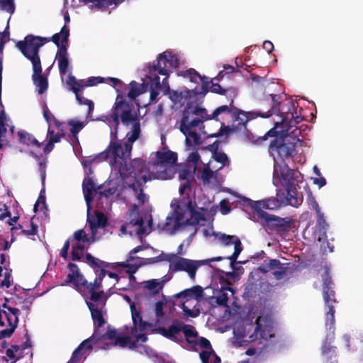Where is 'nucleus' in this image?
I'll return each mask as SVG.
<instances>
[{"mask_svg":"<svg viewBox=\"0 0 363 363\" xmlns=\"http://www.w3.org/2000/svg\"><path fill=\"white\" fill-rule=\"evenodd\" d=\"M279 125L275 126L266 133L263 137L267 140L269 137H274L269 144V151L274 157L277 155L280 158L278 162L274 160L273 176L278 182H302L303 177L297 170L291 169L286 164L284 159L292 158L296 155V147L301 145L299 138L301 130L296 127L292 130H278Z\"/></svg>","mask_w":363,"mask_h":363,"instance_id":"obj_1","label":"nucleus"},{"mask_svg":"<svg viewBox=\"0 0 363 363\" xmlns=\"http://www.w3.org/2000/svg\"><path fill=\"white\" fill-rule=\"evenodd\" d=\"M95 184L83 183V191L87 206V221L91 236L89 237L84 230H79L74 233V238L71 240L72 243V255L74 260L83 259L84 248L102 236L107 223V219L104 213L95 211L94 214H91V201L97 196L107 198L109 195L113 194L115 190L112 188L104 189L103 185L96 188Z\"/></svg>","mask_w":363,"mask_h":363,"instance_id":"obj_2","label":"nucleus"},{"mask_svg":"<svg viewBox=\"0 0 363 363\" xmlns=\"http://www.w3.org/2000/svg\"><path fill=\"white\" fill-rule=\"evenodd\" d=\"M199 189L196 183H183L180 186V199L172 201V212L161 227L162 230L173 233L185 225H194L205 220V208L197 207L196 204V196Z\"/></svg>","mask_w":363,"mask_h":363,"instance_id":"obj_3","label":"nucleus"},{"mask_svg":"<svg viewBox=\"0 0 363 363\" xmlns=\"http://www.w3.org/2000/svg\"><path fill=\"white\" fill-rule=\"evenodd\" d=\"M233 329L230 342L235 347L257 341V347H251L245 352L249 356L261 354L269 345V339L274 337L273 322L267 317H258L255 322L250 318L238 320Z\"/></svg>","mask_w":363,"mask_h":363,"instance_id":"obj_4","label":"nucleus"},{"mask_svg":"<svg viewBox=\"0 0 363 363\" xmlns=\"http://www.w3.org/2000/svg\"><path fill=\"white\" fill-rule=\"evenodd\" d=\"M142 249L143 247L140 246L135 247L130 252V259H128L125 262L120 263V265L124 268V271L128 274L130 281L134 280L135 277L133 276V274L138 270L139 267L144 264H150L162 261L169 262V270L170 272L174 273L181 271L185 272L187 273L189 279L194 281L197 270L201 266L208 264L212 262L220 261L223 259L222 257H218L203 260H194L179 257L174 253L162 252L159 256L155 257L145 259H136L134 263H132L131 262L135 259L133 255L138 252Z\"/></svg>","mask_w":363,"mask_h":363,"instance_id":"obj_5","label":"nucleus"},{"mask_svg":"<svg viewBox=\"0 0 363 363\" xmlns=\"http://www.w3.org/2000/svg\"><path fill=\"white\" fill-rule=\"evenodd\" d=\"M161 333L166 337L179 342L182 340L183 333L186 338L185 347L189 350L199 352L202 363H220V359L214 352L210 342L198 335L196 329L189 325H172L167 329L161 328Z\"/></svg>","mask_w":363,"mask_h":363,"instance_id":"obj_6","label":"nucleus"},{"mask_svg":"<svg viewBox=\"0 0 363 363\" xmlns=\"http://www.w3.org/2000/svg\"><path fill=\"white\" fill-rule=\"evenodd\" d=\"M268 101L270 102V108L252 112L255 118L258 116L269 118L272 115H279L281 118V121L280 123H277L276 125L277 124L280 129H284V131H289L303 121V117L296 111L297 103L287 99L285 95L269 94L268 98L262 100V104Z\"/></svg>","mask_w":363,"mask_h":363,"instance_id":"obj_7","label":"nucleus"},{"mask_svg":"<svg viewBox=\"0 0 363 363\" xmlns=\"http://www.w3.org/2000/svg\"><path fill=\"white\" fill-rule=\"evenodd\" d=\"M66 283L72 284L76 288L85 287L89 289L91 296L86 303L91 311L94 324L96 327L95 330H98L104 323V315L106 313L105 304L106 297L104 292L96 291L95 288L99 286L97 279L94 284H88L77 265L74 264H69V273L66 279Z\"/></svg>","mask_w":363,"mask_h":363,"instance_id":"obj_8","label":"nucleus"},{"mask_svg":"<svg viewBox=\"0 0 363 363\" xmlns=\"http://www.w3.org/2000/svg\"><path fill=\"white\" fill-rule=\"evenodd\" d=\"M127 300L130 303V307L133 324L130 333L123 337H116V331L108 330L105 335L109 339L116 338L114 345L135 350L139 348L143 342H146L147 337L145 333L149 329L150 325L143 320L141 312L143 309V306L142 302L140 301L131 302L128 298H127Z\"/></svg>","mask_w":363,"mask_h":363,"instance_id":"obj_9","label":"nucleus"},{"mask_svg":"<svg viewBox=\"0 0 363 363\" xmlns=\"http://www.w3.org/2000/svg\"><path fill=\"white\" fill-rule=\"evenodd\" d=\"M157 162H155L153 171L149 175H143V182L152 179L170 180L179 179V166L177 163V153L171 150L156 152Z\"/></svg>","mask_w":363,"mask_h":363,"instance_id":"obj_10","label":"nucleus"},{"mask_svg":"<svg viewBox=\"0 0 363 363\" xmlns=\"http://www.w3.org/2000/svg\"><path fill=\"white\" fill-rule=\"evenodd\" d=\"M108 121L114 124L116 134L117 133V129L120 122L125 126L131 125V130H133L134 134H136L138 130H141L140 120L133 104L131 101H127L120 95L117 96Z\"/></svg>","mask_w":363,"mask_h":363,"instance_id":"obj_11","label":"nucleus"},{"mask_svg":"<svg viewBox=\"0 0 363 363\" xmlns=\"http://www.w3.org/2000/svg\"><path fill=\"white\" fill-rule=\"evenodd\" d=\"M144 209L140 212L139 207L133 205L130 210L128 220L125 224L121 226V231L124 234L130 235H137L142 237L150 233L152 230V218L148 213L151 211V206L148 203V201L145 202Z\"/></svg>","mask_w":363,"mask_h":363,"instance_id":"obj_12","label":"nucleus"},{"mask_svg":"<svg viewBox=\"0 0 363 363\" xmlns=\"http://www.w3.org/2000/svg\"><path fill=\"white\" fill-rule=\"evenodd\" d=\"M179 66V60L177 57L170 51H165L160 54L157 60L150 67V79L151 86L159 88L161 86L160 77L156 72L160 75L164 76L168 80L169 74L172 69Z\"/></svg>","mask_w":363,"mask_h":363,"instance_id":"obj_13","label":"nucleus"},{"mask_svg":"<svg viewBox=\"0 0 363 363\" xmlns=\"http://www.w3.org/2000/svg\"><path fill=\"white\" fill-rule=\"evenodd\" d=\"M50 40L47 38L28 35L24 40L18 41L16 46L21 50L25 57L29 60L32 65L41 63L39 56L40 48Z\"/></svg>","mask_w":363,"mask_h":363,"instance_id":"obj_14","label":"nucleus"},{"mask_svg":"<svg viewBox=\"0 0 363 363\" xmlns=\"http://www.w3.org/2000/svg\"><path fill=\"white\" fill-rule=\"evenodd\" d=\"M203 290L200 286H195L177 295L182 299V308L185 314L196 317L200 313L199 301L203 297Z\"/></svg>","mask_w":363,"mask_h":363,"instance_id":"obj_15","label":"nucleus"},{"mask_svg":"<svg viewBox=\"0 0 363 363\" xmlns=\"http://www.w3.org/2000/svg\"><path fill=\"white\" fill-rule=\"evenodd\" d=\"M6 310L0 311V340L9 337L14 332L18 323L20 310L8 306V300L2 305Z\"/></svg>","mask_w":363,"mask_h":363,"instance_id":"obj_16","label":"nucleus"},{"mask_svg":"<svg viewBox=\"0 0 363 363\" xmlns=\"http://www.w3.org/2000/svg\"><path fill=\"white\" fill-rule=\"evenodd\" d=\"M311 205L317 214V223L313 231V238L315 240L320 242V248L324 252L333 251V246L327 241L326 230L328 224L326 223L323 214L320 212V209L317 202L311 199Z\"/></svg>","mask_w":363,"mask_h":363,"instance_id":"obj_17","label":"nucleus"},{"mask_svg":"<svg viewBox=\"0 0 363 363\" xmlns=\"http://www.w3.org/2000/svg\"><path fill=\"white\" fill-rule=\"evenodd\" d=\"M233 103V99H231L229 106L223 105L216 108L211 115V118H212L213 120L218 121H219L218 116L220 115L230 114L232 116L236 118V121H238V125H241L245 129H246V125L248 121L255 118L253 113H252L253 111H243L234 106Z\"/></svg>","mask_w":363,"mask_h":363,"instance_id":"obj_18","label":"nucleus"},{"mask_svg":"<svg viewBox=\"0 0 363 363\" xmlns=\"http://www.w3.org/2000/svg\"><path fill=\"white\" fill-rule=\"evenodd\" d=\"M277 186V197L284 202V205H291L294 207L300 206L303 201L302 194L298 190L297 183H280Z\"/></svg>","mask_w":363,"mask_h":363,"instance_id":"obj_19","label":"nucleus"},{"mask_svg":"<svg viewBox=\"0 0 363 363\" xmlns=\"http://www.w3.org/2000/svg\"><path fill=\"white\" fill-rule=\"evenodd\" d=\"M190 116L187 111L182 114V119L179 123V130L180 131L186 136V143L188 145H191V138L194 140V143L195 145H199L201 144L202 141L199 134H198L196 131L193 130V129L196 127H199V129L201 130L203 128L200 125L201 121L199 120H189Z\"/></svg>","mask_w":363,"mask_h":363,"instance_id":"obj_20","label":"nucleus"},{"mask_svg":"<svg viewBox=\"0 0 363 363\" xmlns=\"http://www.w3.org/2000/svg\"><path fill=\"white\" fill-rule=\"evenodd\" d=\"M330 281L324 279L323 281V298L325 304L328 306L329 310L326 315V328L329 330H332L330 333L327 335V340H333L334 338V330L333 325L335 323L334 313L335 310L333 306L331 305L332 303L335 302L334 291L328 286Z\"/></svg>","mask_w":363,"mask_h":363,"instance_id":"obj_21","label":"nucleus"},{"mask_svg":"<svg viewBox=\"0 0 363 363\" xmlns=\"http://www.w3.org/2000/svg\"><path fill=\"white\" fill-rule=\"evenodd\" d=\"M199 160L200 155L197 152H191L186 162L179 164V179L189 182L190 178H194Z\"/></svg>","mask_w":363,"mask_h":363,"instance_id":"obj_22","label":"nucleus"},{"mask_svg":"<svg viewBox=\"0 0 363 363\" xmlns=\"http://www.w3.org/2000/svg\"><path fill=\"white\" fill-rule=\"evenodd\" d=\"M214 241H217L220 245L225 247L233 245L234 252L232 255L228 257L231 261V263L236 261L238 255L242 250L240 240L235 235H228L225 233H217L215 235Z\"/></svg>","mask_w":363,"mask_h":363,"instance_id":"obj_23","label":"nucleus"},{"mask_svg":"<svg viewBox=\"0 0 363 363\" xmlns=\"http://www.w3.org/2000/svg\"><path fill=\"white\" fill-rule=\"evenodd\" d=\"M64 33L63 40L61 42L60 49H58L56 58L58 61L59 71L61 74H65L67 72V68L69 66V60L67 55L68 48V33L62 30Z\"/></svg>","mask_w":363,"mask_h":363,"instance_id":"obj_24","label":"nucleus"},{"mask_svg":"<svg viewBox=\"0 0 363 363\" xmlns=\"http://www.w3.org/2000/svg\"><path fill=\"white\" fill-rule=\"evenodd\" d=\"M244 199L248 203V205L258 212L262 211V209L275 210L284 205V202L279 197L277 199L269 198L260 201H252L246 198H244Z\"/></svg>","mask_w":363,"mask_h":363,"instance_id":"obj_25","label":"nucleus"},{"mask_svg":"<svg viewBox=\"0 0 363 363\" xmlns=\"http://www.w3.org/2000/svg\"><path fill=\"white\" fill-rule=\"evenodd\" d=\"M33 75L32 80L37 88L39 94H44L48 88V79L46 76L43 74V68L41 63L32 65Z\"/></svg>","mask_w":363,"mask_h":363,"instance_id":"obj_26","label":"nucleus"},{"mask_svg":"<svg viewBox=\"0 0 363 363\" xmlns=\"http://www.w3.org/2000/svg\"><path fill=\"white\" fill-rule=\"evenodd\" d=\"M185 77L189 78L192 82H197V79L202 82V85L199 89L196 87L193 90L195 95L205 96L208 92V86L210 82L208 81V77L200 75L194 69L190 68L185 72Z\"/></svg>","mask_w":363,"mask_h":363,"instance_id":"obj_27","label":"nucleus"},{"mask_svg":"<svg viewBox=\"0 0 363 363\" xmlns=\"http://www.w3.org/2000/svg\"><path fill=\"white\" fill-rule=\"evenodd\" d=\"M134 169L135 165L131 163H128L125 161L124 162H121L117 172V174H119V177H117V179H120L121 182H123L128 177H130L134 179V182H140V179H143L142 176L147 175L146 174H143V171L138 174L135 172Z\"/></svg>","mask_w":363,"mask_h":363,"instance_id":"obj_28","label":"nucleus"},{"mask_svg":"<svg viewBox=\"0 0 363 363\" xmlns=\"http://www.w3.org/2000/svg\"><path fill=\"white\" fill-rule=\"evenodd\" d=\"M187 111L190 116L191 120H199L201 121L200 125L202 126L203 129L204 128V125H203L204 121L212 120L211 118V115L208 114L207 111L205 108L200 107L199 106L191 107L187 106L183 111V114Z\"/></svg>","mask_w":363,"mask_h":363,"instance_id":"obj_29","label":"nucleus"},{"mask_svg":"<svg viewBox=\"0 0 363 363\" xmlns=\"http://www.w3.org/2000/svg\"><path fill=\"white\" fill-rule=\"evenodd\" d=\"M101 334H98V330H95L93 336L83 341L78 347V348L74 350L69 361L72 362L73 363H77L80 359L81 356L82 355V351L85 349H90L91 347V344L96 342L99 340Z\"/></svg>","mask_w":363,"mask_h":363,"instance_id":"obj_30","label":"nucleus"},{"mask_svg":"<svg viewBox=\"0 0 363 363\" xmlns=\"http://www.w3.org/2000/svg\"><path fill=\"white\" fill-rule=\"evenodd\" d=\"M206 216L205 220H201L199 223H196L194 225H198L199 227L196 228V232L201 233L205 238H211L213 241L215 240V235L217 234L213 229L212 224L210 221L208 220L207 217H208L209 213L207 211V208H205Z\"/></svg>","mask_w":363,"mask_h":363,"instance_id":"obj_31","label":"nucleus"},{"mask_svg":"<svg viewBox=\"0 0 363 363\" xmlns=\"http://www.w3.org/2000/svg\"><path fill=\"white\" fill-rule=\"evenodd\" d=\"M162 87L164 89V92L169 95V98L174 104H182L183 99L186 97L182 91L171 90L167 78H164L162 79L161 86L160 88Z\"/></svg>","mask_w":363,"mask_h":363,"instance_id":"obj_32","label":"nucleus"},{"mask_svg":"<svg viewBox=\"0 0 363 363\" xmlns=\"http://www.w3.org/2000/svg\"><path fill=\"white\" fill-rule=\"evenodd\" d=\"M167 281L164 278L160 279H150L144 281L141 283L144 289H147L149 293L158 294L163 288L164 283Z\"/></svg>","mask_w":363,"mask_h":363,"instance_id":"obj_33","label":"nucleus"},{"mask_svg":"<svg viewBox=\"0 0 363 363\" xmlns=\"http://www.w3.org/2000/svg\"><path fill=\"white\" fill-rule=\"evenodd\" d=\"M128 190L133 194L142 204H145L148 201V196L144 194L143 183H130L128 186Z\"/></svg>","mask_w":363,"mask_h":363,"instance_id":"obj_34","label":"nucleus"},{"mask_svg":"<svg viewBox=\"0 0 363 363\" xmlns=\"http://www.w3.org/2000/svg\"><path fill=\"white\" fill-rule=\"evenodd\" d=\"M229 294L233 295L234 292L229 284H226L225 286H222L218 292L215 294L214 298H216V303L220 306H227Z\"/></svg>","mask_w":363,"mask_h":363,"instance_id":"obj_35","label":"nucleus"},{"mask_svg":"<svg viewBox=\"0 0 363 363\" xmlns=\"http://www.w3.org/2000/svg\"><path fill=\"white\" fill-rule=\"evenodd\" d=\"M111 83V85L113 87L116 89V86L118 85H121L122 82L118 79L114 77H108V78H104L101 77H89L87 84H84L85 86H95L100 83Z\"/></svg>","mask_w":363,"mask_h":363,"instance_id":"obj_36","label":"nucleus"},{"mask_svg":"<svg viewBox=\"0 0 363 363\" xmlns=\"http://www.w3.org/2000/svg\"><path fill=\"white\" fill-rule=\"evenodd\" d=\"M18 135L19 137V142L21 144L26 145L28 146H36L37 147H40L42 146V143H39L33 135L26 131H18Z\"/></svg>","mask_w":363,"mask_h":363,"instance_id":"obj_37","label":"nucleus"},{"mask_svg":"<svg viewBox=\"0 0 363 363\" xmlns=\"http://www.w3.org/2000/svg\"><path fill=\"white\" fill-rule=\"evenodd\" d=\"M140 132L141 130H138V133L136 134H134L133 130H130L126 134L127 141L124 143V145L123 147L127 158L129 157V156L130 155V152L133 147V143L139 138Z\"/></svg>","mask_w":363,"mask_h":363,"instance_id":"obj_38","label":"nucleus"},{"mask_svg":"<svg viewBox=\"0 0 363 363\" xmlns=\"http://www.w3.org/2000/svg\"><path fill=\"white\" fill-rule=\"evenodd\" d=\"M109 147L111 149L112 154L113 155V156L115 157H118L122 160H123V159L125 160L127 158V157L124 152L123 147L121 143H120L118 142L111 141L110 143Z\"/></svg>","mask_w":363,"mask_h":363,"instance_id":"obj_39","label":"nucleus"},{"mask_svg":"<svg viewBox=\"0 0 363 363\" xmlns=\"http://www.w3.org/2000/svg\"><path fill=\"white\" fill-rule=\"evenodd\" d=\"M30 155L34 157L36 160L39 161V171L40 174L41 181L45 182V177H46V160H41V158L43 157V154L40 153V155H36L33 152L30 151Z\"/></svg>","mask_w":363,"mask_h":363,"instance_id":"obj_40","label":"nucleus"},{"mask_svg":"<svg viewBox=\"0 0 363 363\" xmlns=\"http://www.w3.org/2000/svg\"><path fill=\"white\" fill-rule=\"evenodd\" d=\"M6 354L8 357L16 361L23 356V349L21 346L13 345L6 350Z\"/></svg>","mask_w":363,"mask_h":363,"instance_id":"obj_41","label":"nucleus"},{"mask_svg":"<svg viewBox=\"0 0 363 363\" xmlns=\"http://www.w3.org/2000/svg\"><path fill=\"white\" fill-rule=\"evenodd\" d=\"M67 84L70 86V89L75 94H78L80 89L85 86L84 84H82V81L78 82L77 79L72 75H69Z\"/></svg>","mask_w":363,"mask_h":363,"instance_id":"obj_42","label":"nucleus"},{"mask_svg":"<svg viewBox=\"0 0 363 363\" xmlns=\"http://www.w3.org/2000/svg\"><path fill=\"white\" fill-rule=\"evenodd\" d=\"M67 125L70 126V133L69 135H78L79 133L84 127V123L80 121H76L74 120H69Z\"/></svg>","mask_w":363,"mask_h":363,"instance_id":"obj_43","label":"nucleus"},{"mask_svg":"<svg viewBox=\"0 0 363 363\" xmlns=\"http://www.w3.org/2000/svg\"><path fill=\"white\" fill-rule=\"evenodd\" d=\"M15 8L14 0H0V10L12 14L15 11Z\"/></svg>","mask_w":363,"mask_h":363,"instance_id":"obj_44","label":"nucleus"},{"mask_svg":"<svg viewBox=\"0 0 363 363\" xmlns=\"http://www.w3.org/2000/svg\"><path fill=\"white\" fill-rule=\"evenodd\" d=\"M96 161V159L90 160H86L83 162V164L85 167V172L86 176L84 178L82 182H94V177L91 175L92 174L93 172L91 169V164Z\"/></svg>","mask_w":363,"mask_h":363,"instance_id":"obj_45","label":"nucleus"},{"mask_svg":"<svg viewBox=\"0 0 363 363\" xmlns=\"http://www.w3.org/2000/svg\"><path fill=\"white\" fill-rule=\"evenodd\" d=\"M62 30H65V32H67L68 33V37L69 36V29L65 25L60 30V33H55L54 34L52 38H51V40L52 41L60 48V45H61V42L63 40V37H64V33H62Z\"/></svg>","mask_w":363,"mask_h":363,"instance_id":"obj_46","label":"nucleus"},{"mask_svg":"<svg viewBox=\"0 0 363 363\" xmlns=\"http://www.w3.org/2000/svg\"><path fill=\"white\" fill-rule=\"evenodd\" d=\"M65 133H57L55 134L54 130H51L50 126L49 125L48 133H47V138L49 141L50 140L51 142H52L54 143H57L60 142L62 138H65Z\"/></svg>","mask_w":363,"mask_h":363,"instance_id":"obj_47","label":"nucleus"},{"mask_svg":"<svg viewBox=\"0 0 363 363\" xmlns=\"http://www.w3.org/2000/svg\"><path fill=\"white\" fill-rule=\"evenodd\" d=\"M76 99L78 101L79 104L82 105H87L89 110H88V116L90 115L91 112L94 110V104L91 100H89L88 99H86L78 93L75 94Z\"/></svg>","mask_w":363,"mask_h":363,"instance_id":"obj_48","label":"nucleus"},{"mask_svg":"<svg viewBox=\"0 0 363 363\" xmlns=\"http://www.w3.org/2000/svg\"><path fill=\"white\" fill-rule=\"evenodd\" d=\"M166 302L164 301H160L155 303V312L158 321L164 317V308Z\"/></svg>","mask_w":363,"mask_h":363,"instance_id":"obj_49","label":"nucleus"},{"mask_svg":"<svg viewBox=\"0 0 363 363\" xmlns=\"http://www.w3.org/2000/svg\"><path fill=\"white\" fill-rule=\"evenodd\" d=\"M130 85L131 88L129 92L128 93V96L133 100L135 99L137 96H138L142 93V91L138 87V84L136 82L132 81L130 83Z\"/></svg>","mask_w":363,"mask_h":363,"instance_id":"obj_50","label":"nucleus"},{"mask_svg":"<svg viewBox=\"0 0 363 363\" xmlns=\"http://www.w3.org/2000/svg\"><path fill=\"white\" fill-rule=\"evenodd\" d=\"M213 157L214 160L222 164L223 166H225L229 164V160L227 155L223 152L218 151L213 155Z\"/></svg>","mask_w":363,"mask_h":363,"instance_id":"obj_51","label":"nucleus"},{"mask_svg":"<svg viewBox=\"0 0 363 363\" xmlns=\"http://www.w3.org/2000/svg\"><path fill=\"white\" fill-rule=\"evenodd\" d=\"M215 174H216V172L211 170L208 166H206L203 169L201 172V178L203 182H209V180L213 178Z\"/></svg>","mask_w":363,"mask_h":363,"instance_id":"obj_52","label":"nucleus"},{"mask_svg":"<svg viewBox=\"0 0 363 363\" xmlns=\"http://www.w3.org/2000/svg\"><path fill=\"white\" fill-rule=\"evenodd\" d=\"M16 304H19L21 311H23V314L24 316H27L28 314V311L32 305V302L30 299L26 298L23 302L16 303Z\"/></svg>","mask_w":363,"mask_h":363,"instance_id":"obj_53","label":"nucleus"},{"mask_svg":"<svg viewBox=\"0 0 363 363\" xmlns=\"http://www.w3.org/2000/svg\"><path fill=\"white\" fill-rule=\"evenodd\" d=\"M45 202V190L43 186L40 191L39 197L35 204L34 209L36 210L40 205L44 206Z\"/></svg>","mask_w":363,"mask_h":363,"instance_id":"obj_54","label":"nucleus"},{"mask_svg":"<svg viewBox=\"0 0 363 363\" xmlns=\"http://www.w3.org/2000/svg\"><path fill=\"white\" fill-rule=\"evenodd\" d=\"M230 132V128L228 126H225L224 125L223 123H222V125L219 130V131L216 133H211V134H209V137H211V138H218V137H220L225 134H228V133Z\"/></svg>","mask_w":363,"mask_h":363,"instance_id":"obj_55","label":"nucleus"},{"mask_svg":"<svg viewBox=\"0 0 363 363\" xmlns=\"http://www.w3.org/2000/svg\"><path fill=\"white\" fill-rule=\"evenodd\" d=\"M230 207L228 206V202L225 200H223L220 203L219 211L223 215H226L230 212Z\"/></svg>","mask_w":363,"mask_h":363,"instance_id":"obj_56","label":"nucleus"},{"mask_svg":"<svg viewBox=\"0 0 363 363\" xmlns=\"http://www.w3.org/2000/svg\"><path fill=\"white\" fill-rule=\"evenodd\" d=\"M211 91L218 94H225L226 90L221 87V86L219 84L212 83Z\"/></svg>","mask_w":363,"mask_h":363,"instance_id":"obj_57","label":"nucleus"},{"mask_svg":"<svg viewBox=\"0 0 363 363\" xmlns=\"http://www.w3.org/2000/svg\"><path fill=\"white\" fill-rule=\"evenodd\" d=\"M12 280L11 278L10 272H6L4 274V280L1 282V286L9 288L11 284Z\"/></svg>","mask_w":363,"mask_h":363,"instance_id":"obj_58","label":"nucleus"},{"mask_svg":"<svg viewBox=\"0 0 363 363\" xmlns=\"http://www.w3.org/2000/svg\"><path fill=\"white\" fill-rule=\"evenodd\" d=\"M52 116H53L48 109L46 103L43 106V117L48 123L52 121Z\"/></svg>","mask_w":363,"mask_h":363,"instance_id":"obj_59","label":"nucleus"},{"mask_svg":"<svg viewBox=\"0 0 363 363\" xmlns=\"http://www.w3.org/2000/svg\"><path fill=\"white\" fill-rule=\"evenodd\" d=\"M313 171L315 175L318 176V177L312 178L313 179V182H326L325 178L320 176L321 174L320 169L318 168L316 165L313 167Z\"/></svg>","mask_w":363,"mask_h":363,"instance_id":"obj_60","label":"nucleus"},{"mask_svg":"<svg viewBox=\"0 0 363 363\" xmlns=\"http://www.w3.org/2000/svg\"><path fill=\"white\" fill-rule=\"evenodd\" d=\"M69 242L70 240H67L65 242V243L64 244V246L62 248L61 250V252H60V255L65 258V259H67V255H68V250L69 248Z\"/></svg>","mask_w":363,"mask_h":363,"instance_id":"obj_61","label":"nucleus"},{"mask_svg":"<svg viewBox=\"0 0 363 363\" xmlns=\"http://www.w3.org/2000/svg\"><path fill=\"white\" fill-rule=\"evenodd\" d=\"M69 140L70 144L74 147H77V145H79V140L78 138V135H69Z\"/></svg>","mask_w":363,"mask_h":363,"instance_id":"obj_62","label":"nucleus"},{"mask_svg":"<svg viewBox=\"0 0 363 363\" xmlns=\"http://www.w3.org/2000/svg\"><path fill=\"white\" fill-rule=\"evenodd\" d=\"M263 48L268 52L270 53L274 50V45L269 40H265L263 43Z\"/></svg>","mask_w":363,"mask_h":363,"instance_id":"obj_63","label":"nucleus"},{"mask_svg":"<svg viewBox=\"0 0 363 363\" xmlns=\"http://www.w3.org/2000/svg\"><path fill=\"white\" fill-rule=\"evenodd\" d=\"M218 147H219V144H218V141H215L213 144L209 145L207 147V149L209 150L210 151H211L213 155L214 153L218 152Z\"/></svg>","mask_w":363,"mask_h":363,"instance_id":"obj_64","label":"nucleus"}]
</instances>
